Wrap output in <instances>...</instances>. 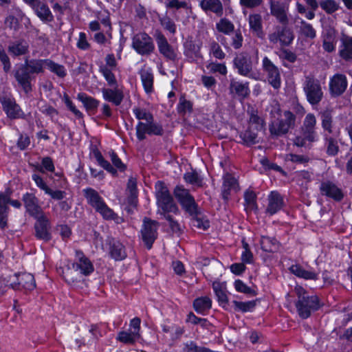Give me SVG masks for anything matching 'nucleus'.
Returning <instances> with one entry per match:
<instances>
[{
  "instance_id": "obj_23",
  "label": "nucleus",
  "mask_w": 352,
  "mask_h": 352,
  "mask_svg": "<svg viewBox=\"0 0 352 352\" xmlns=\"http://www.w3.org/2000/svg\"><path fill=\"white\" fill-rule=\"evenodd\" d=\"M320 190L323 195L331 197L336 201H340L343 198L342 190L332 182H323L321 184Z\"/></svg>"
},
{
  "instance_id": "obj_62",
  "label": "nucleus",
  "mask_w": 352,
  "mask_h": 352,
  "mask_svg": "<svg viewBox=\"0 0 352 352\" xmlns=\"http://www.w3.org/2000/svg\"><path fill=\"white\" fill-rule=\"evenodd\" d=\"M109 155L113 164L120 171H124L126 166L122 163L117 154L113 151H111L109 152Z\"/></svg>"
},
{
  "instance_id": "obj_12",
  "label": "nucleus",
  "mask_w": 352,
  "mask_h": 352,
  "mask_svg": "<svg viewBox=\"0 0 352 352\" xmlns=\"http://www.w3.org/2000/svg\"><path fill=\"white\" fill-rule=\"evenodd\" d=\"M10 204L12 206L19 208L21 204L18 200H11L9 196L1 193L0 194V228L2 230L8 227V219L9 207L8 204Z\"/></svg>"
},
{
  "instance_id": "obj_3",
  "label": "nucleus",
  "mask_w": 352,
  "mask_h": 352,
  "mask_svg": "<svg viewBox=\"0 0 352 352\" xmlns=\"http://www.w3.org/2000/svg\"><path fill=\"white\" fill-rule=\"evenodd\" d=\"M83 191L88 204L91 206L96 212L100 213L104 219L109 220L116 218V214L107 206L96 190L89 188L85 189Z\"/></svg>"
},
{
  "instance_id": "obj_33",
  "label": "nucleus",
  "mask_w": 352,
  "mask_h": 352,
  "mask_svg": "<svg viewBox=\"0 0 352 352\" xmlns=\"http://www.w3.org/2000/svg\"><path fill=\"white\" fill-rule=\"evenodd\" d=\"M260 243L262 250L267 252H276L280 248L279 242L272 237L263 236H261Z\"/></svg>"
},
{
  "instance_id": "obj_4",
  "label": "nucleus",
  "mask_w": 352,
  "mask_h": 352,
  "mask_svg": "<svg viewBox=\"0 0 352 352\" xmlns=\"http://www.w3.org/2000/svg\"><path fill=\"white\" fill-rule=\"evenodd\" d=\"M285 119H276L269 126L270 134L274 138H278L287 134L296 125V116L289 111L284 112Z\"/></svg>"
},
{
  "instance_id": "obj_18",
  "label": "nucleus",
  "mask_w": 352,
  "mask_h": 352,
  "mask_svg": "<svg viewBox=\"0 0 352 352\" xmlns=\"http://www.w3.org/2000/svg\"><path fill=\"white\" fill-rule=\"evenodd\" d=\"M0 102L9 118L16 119L22 114L20 107L14 99L3 96L0 98Z\"/></svg>"
},
{
  "instance_id": "obj_47",
  "label": "nucleus",
  "mask_w": 352,
  "mask_h": 352,
  "mask_svg": "<svg viewBox=\"0 0 352 352\" xmlns=\"http://www.w3.org/2000/svg\"><path fill=\"white\" fill-rule=\"evenodd\" d=\"M264 121L257 115L254 110H252L250 113L249 126L254 128L256 131H261L263 128Z\"/></svg>"
},
{
  "instance_id": "obj_48",
  "label": "nucleus",
  "mask_w": 352,
  "mask_h": 352,
  "mask_svg": "<svg viewBox=\"0 0 352 352\" xmlns=\"http://www.w3.org/2000/svg\"><path fill=\"white\" fill-rule=\"evenodd\" d=\"M320 6L327 14H333L340 8L339 4L335 0H322Z\"/></svg>"
},
{
  "instance_id": "obj_32",
  "label": "nucleus",
  "mask_w": 352,
  "mask_h": 352,
  "mask_svg": "<svg viewBox=\"0 0 352 352\" xmlns=\"http://www.w3.org/2000/svg\"><path fill=\"white\" fill-rule=\"evenodd\" d=\"M321 120V125L324 132L327 134L333 133V110L326 109L319 113Z\"/></svg>"
},
{
  "instance_id": "obj_44",
  "label": "nucleus",
  "mask_w": 352,
  "mask_h": 352,
  "mask_svg": "<svg viewBox=\"0 0 352 352\" xmlns=\"http://www.w3.org/2000/svg\"><path fill=\"white\" fill-rule=\"evenodd\" d=\"M64 278L66 282L72 285H76L82 280V275L74 267L68 268L64 273Z\"/></svg>"
},
{
  "instance_id": "obj_31",
  "label": "nucleus",
  "mask_w": 352,
  "mask_h": 352,
  "mask_svg": "<svg viewBox=\"0 0 352 352\" xmlns=\"http://www.w3.org/2000/svg\"><path fill=\"white\" fill-rule=\"evenodd\" d=\"M229 89L231 94H235L238 96L245 98L250 94L248 82L242 83L234 79L230 80Z\"/></svg>"
},
{
  "instance_id": "obj_42",
  "label": "nucleus",
  "mask_w": 352,
  "mask_h": 352,
  "mask_svg": "<svg viewBox=\"0 0 352 352\" xmlns=\"http://www.w3.org/2000/svg\"><path fill=\"white\" fill-rule=\"evenodd\" d=\"M299 26V34L308 39H314L316 36V31L314 27L305 21H301Z\"/></svg>"
},
{
  "instance_id": "obj_49",
  "label": "nucleus",
  "mask_w": 352,
  "mask_h": 352,
  "mask_svg": "<svg viewBox=\"0 0 352 352\" xmlns=\"http://www.w3.org/2000/svg\"><path fill=\"white\" fill-rule=\"evenodd\" d=\"M94 156L98 162V163L108 172L111 173L113 175H116L117 171L111 165V164L107 161L102 155L101 153L99 151H96L94 153Z\"/></svg>"
},
{
  "instance_id": "obj_6",
  "label": "nucleus",
  "mask_w": 352,
  "mask_h": 352,
  "mask_svg": "<svg viewBox=\"0 0 352 352\" xmlns=\"http://www.w3.org/2000/svg\"><path fill=\"white\" fill-rule=\"evenodd\" d=\"M156 197L157 206L162 209V214L168 212L176 213L178 210L177 205L174 203L167 187L162 182H158L156 184Z\"/></svg>"
},
{
  "instance_id": "obj_30",
  "label": "nucleus",
  "mask_w": 352,
  "mask_h": 352,
  "mask_svg": "<svg viewBox=\"0 0 352 352\" xmlns=\"http://www.w3.org/2000/svg\"><path fill=\"white\" fill-rule=\"evenodd\" d=\"M238 183L236 179L230 173H226L223 176V183L222 186V196L226 200L228 199L232 190H236Z\"/></svg>"
},
{
  "instance_id": "obj_46",
  "label": "nucleus",
  "mask_w": 352,
  "mask_h": 352,
  "mask_svg": "<svg viewBox=\"0 0 352 352\" xmlns=\"http://www.w3.org/2000/svg\"><path fill=\"white\" fill-rule=\"evenodd\" d=\"M212 302L208 297H201L195 300L193 306L195 309L198 312H202L211 307Z\"/></svg>"
},
{
  "instance_id": "obj_56",
  "label": "nucleus",
  "mask_w": 352,
  "mask_h": 352,
  "mask_svg": "<svg viewBox=\"0 0 352 352\" xmlns=\"http://www.w3.org/2000/svg\"><path fill=\"white\" fill-rule=\"evenodd\" d=\"M133 113L138 120H145L146 122L153 120V115L145 109L135 108L133 109Z\"/></svg>"
},
{
  "instance_id": "obj_41",
  "label": "nucleus",
  "mask_w": 352,
  "mask_h": 352,
  "mask_svg": "<svg viewBox=\"0 0 352 352\" xmlns=\"http://www.w3.org/2000/svg\"><path fill=\"white\" fill-rule=\"evenodd\" d=\"M78 99L83 104L87 111L96 110L98 105L99 101L96 99L87 96L85 93H79L77 96Z\"/></svg>"
},
{
  "instance_id": "obj_50",
  "label": "nucleus",
  "mask_w": 352,
  "mask_h": 352,
  "mask_svg": "<svg viewBox=\"0 0 352 352\" xmlns=\"http://www.w3.org/2000/svg\"><path fill=\"white\" fill-rule=\"evenodd\" d=\"M159 20L160 24L166 30L168 31L173 34L176 32V25L170 16L165 15L162 17H160Z\"/></svg>"
},
{
  "instance_id": "obj_14",
  "label": "nucleus",
  "mask_w": 352,
  "mask_h": 352,
  "mask_svg": "<svg viewBox=\"0 0 352 352\" xmlns=\"http://www.w3.org/2000/svg\"><path fill=\"white\" fill-rule=\"evenodd\" d=\"M75 262L72 267L81 275L88 276L94 272V265L91 261L80 250H76Z\"/></svg>"
},
{
  "instance_id": "obj_15",
  "label": "nucleus",
  "mask_w": 352,
  "mask_h": 352,
  "mask_svg": "<svg viewBox=\"0 0 352 352\" xmlns=\"http://www.w3.org/2000/svg\"><path fill=\"white\" fill-rule=\"evenodd\" d=\"M263 69L267 74L269 83L275 89L280 86V75L278 68L267 58L263 60Z\"/></svg>"
},
{
  "instance_id": "obj_39",
  "label": "nucleus",
  "mask_w": 352,
  "mask_h": 352,
  "mask_svg": "<svg viewBox=\"0 0 352 352\" xmlns=\"http://www.w3.org/2000/svg\"><path fill=\"white\" fill-rule=\"evenodd\" d=\"M240 138L243 140V143L247 146H252L258 142V131L254 128L248 127L243 133L240 134Z\"/></svg>"
},
{
  "instance_id": "obj_52",
  "label": "nucleus",
  "mask_w": 352,
  "mask_h": 352,
  "mask_svg": "<svg viewBox=\"0 0 352 352\" xmlns=\"http://www.w3.org/2000/svg\"><path fill=\"white\" fill-rule=\"evenodd\" d=\"M138 338L139 336L134 335L132 331H121L118 336V340L124 344H133Z\"/></svg>"
},
{
  "instance_id": "obj_36",
  "label": "nucleus",
  "mask_w": 352,
  "mask_h": 352,
  "mask_svg": "<svg viewBox=\"0 0 352 352\" xmlns=\"http://www.w3.org/2000/svg\"><path fill=\"white\" fill-rule=\"evenodd\" d=\"M191 218V224L192 226L196 227L204 230H207L210 223L208 219L204 218L203 215L198 211L197 207L195 209L194 214H189Z\"/></svg>"
},
{
  "instance_id": "obj_8",
  "label": "nucleus",
  "mask_w": 352,
  "mask_h": 352,
  "mask_svg": "<svg viewBox=\"0 0 352 352\" xmlns=\"http://www.w3.org/2000/svg\"><path fill=\"white\" fill-rule=\"evenodd\" d=\"M159 223L148 217L143 219V225L141 229V235L146 248L149 250L157 237V229Z\"/></svg>"
},
{
  "instance_id": "obj_61",
  "label": "nucleus",
  "mask_w": 352,
  "mask_h": 352,
  "mask_svg": "<svg viewBox=\"0 0 352 352\" xmlns=\"http://www.w3.org/2000/svg\"><path fill=\"white\" fill-rule=\"evenodd\" d=\"M45 193L50 195L52 199H56V200H61L66 195V192L65 191L59 190H53L52 188L47 186L46 184H45Z\"/></svg>"
},
{
  "instance_id": "obj_11",
  "label": "nucleus",
  "mask_w": 352,
  "mask_h": 352,
  "mask_svg": "<svg viewBox=\"0 0 352 352\" xmlns=\"http://www.w3.org/2000/svg\"><path fill=\"white\" fill-rule=\"evenodd\" d=\"M163 133L164 129L162 125L154 122L153 120L146 123L139 122L136 126L137 138L140 141L146 138V133L150 135H162Z\"/></svg>"
},
{
  "instance_id": "obj_45",
  "label": "nucleus",
  "mask_w": 352,
  "mask_h": 352,
  "mask_svg": "<svg viewBox=\"0 0 352 352\" xmlns=\"http://www.w3.org/2000/svg\"><path fill=\"white\" fill-rule=\"evenodd\" d=\"M140 76L144 88L146 93L153 91V76L148 70L143 69L140 72Z\"/></svg>"
},
{
  "instance_id": "obj_13",
  "label": "nucleus",
  "mask_w": 352,
  "mask_h": 352,
  "mask_svg": "<svg viewBox=\"0 0 352 352\" xmlns=\"http://www.w3.org/2000/svg\"><path fill=\"white\" fill-rule=\"evenodd\" d=\"M234 67L238 73L243 76L250 77L252 72V60L247 52H241L236 55L234 59Z\"/></svg>"
},
{
  "instance_id": "obj_5",
  "label": "nucleus",
  "mask_w": 352,
  "mask_h": 352,
  "mask_svg": "<svg viewBox=\"0 0 352 352\" xmlns=\"http://www.w3.org/2000/svg\"><path fill=\"white\" fill-rule=\"evenodd\" d=\"M303 90L307 101L311 105H317L323 98V91L320 81L313 75L306 76Z\"/></svg>"
},
{
  "instance_id": "obj_1",
  "label": "nucleus",
  "mask_w": 352,
  "mask_h": 352,
  "mask_svg": "<svg viewBox=\"0 0 352 352\" xmlns=\"http://www.w3.org/2000/svg\"><path fill=\"white\" fill-rule=\"evenodd\" d=\"M23 201L28 212L36 219L34 225L36 237L43 239L44 215L37 198L34 194L27 192L23 195Z\"/></svg>"
},
{
  "instance_id": "obj_17",
  "label": "nucleus",
  "mask_w": 352,
  "mask_h": 352,
  "mask_svg": "<svg viewBox=\"0 0 352 352\" xmlns=\"http://www.w3.org/2000/svg\"><path fill=\"white\" fill-rule=\"evenodd\" d=\"M347 80L344 74H336L331 78L329 81V91L334 97L342 95L347 87Z\"/></svg>"
},
{
  "instance_id": "obj_58",
  "label": "nucleus",
  "mask_w": 352,
  "mask_h": 352,
  "mask_svg": "<svg viewBox=\"0 0 352 352\" xmlns=\"http://www.w3.org/2000/svg\"><path fill=\"white\" fill-rule=\"evenodd\" d=\"M100 72L103 74L109 85H117L115 76L109 69L104 66L100 67Z\"/></svg>"
},
{
  "instance_id": "obj_2",
  "label": "nucleus",
  "mask_w": 352,
  "mask_h": 352,
  "mask_svg": "<svg viewBox=\"0 0 352 352\" xmlns=\"http://www.w3.org/2000/svg\"><path fill=\"white\" fill-rule=\"evenodd\" d=\"M298 300L296 303V307L299 316L306 319L311 316L312 311H316L319 307L318 298L316 296H306V293L301 287L296 289Z\"/></svg>"
},
{
  "instance_id": "obj_22",
  "label": "nucleus",
  "mask_w": 352,
  "mask_h": 352,
  "mask_svg": "<svg viewBox=\"0 0 352 352\" xmlns=\"http://www.w3.org/2000/svg\"><path fill=\"white\" fill-rule=\"evenodd\" d=\"M23 14L18 8H12L10 14L6 17L5 23L7 27L17 31L20 27V21L22 20Z\"/></svg>"
},
{
  "instance_id": "obj_27",
  "label": "nucleus",
  "mask_w": 352,
  "mask_h": 352,
  "mask_svg": "<svg viewBox=\"0 0 352 352\" xmlns=\"http://www.w3.org/2000/svg\"><path fill=\"white\" fill-rule=\"evenodd\" d=\"M340 56L345 61L352 60V37L344 35L341 38Z\"/></svg>"
},
{
  "instance_id": "obj_24",
  "label": "nucleus",
  "mask_w": 352,
  "mask_h": 352,
  "mask_svg": "<svg viewBox=\"0 0 352 352\" xmlns=\"http://www.w3.org/2000/svg\"><path fill=\"white\" fill-rule=\"evenodd\" d=\"M28 67L22 66L19 68L14 74V77L19 84L23 87V90L27 93L30 90V76Z\"/></svg>"
},
{
  "instance_id": "obj_21",
  "label": "nucleus",
  "mask_w": 352,
  "mask_h": 352,
  "mask_svg": "<svg viewBox=\"0 0 352 352\" xmlns=\"http://www.w3.org/2000/svg\"><path fill=\"white\" fill-rule=\"evenodd\" d=\"M157 43L160 52L164 55L166 58L175 60L177 58V54L175 52L172 46L168 43L166 37L160 34L157 37Z\"/></svg>"
},
{
  "instance_id": "obj_63",
  "label": "nucleus",
  "mask_w": 352,
  "mask_h": 352,
  "mask_svg": "<svg viewBox=\"0 0 352 352\" xmlns=\"http://www.w3.org/2000/svg\"><path fill=\"white\" fill-rule=\"evenodd\" d=\"M185 181L192 184L200 185L201 180L199 179L198 173L197 172H188L184 175V177Z\"/></svg>"
},
{
  "instance_id": "obj_20",
  "label": "nucleus",
  "mask_w": 352,
  "mask_h": 352,
  "mask_svg": "<svg viewBox=\"0 0 352 352\" xmlns=\"http://www.w3.org/2000/svg\"><path fill=\"white\" fill-rule=\"evenodd\" d=\"M287 10V8L283 3L278 1H271L270 3L271 14L283 25H287L289 23Z\"/></svg>"
},
{
  "instance_id": "obj_28",
  "label": "nucleus",
  "mask_w": 352,
  "mask_h": 352,
  "mask_svg": "<svg viewBox=\"0 0 352 352\" xmlns=\"http://www.w3.org/2000/svg\"><path fill=\"white\" fill-rule=\"evenodd\" d=\"M29 45L28 43L24 40H19L13 42H10L8 51L14 56H19L25 55L28 52Z\"/></svg>"
},
{
  "instance_id": "obj_35",
  "label": "nucleus",
  "mask_w": 352,
  "mask_h": 352,
  "mask_svg": "<svg viewBox=\"0 0 352 352\" xmlns=\"http://www.w3.org/2000/svg\"><path fill=\"white\" fill-rule=\"evenodd\" d=\"M276 30H278L280 44L285 46L289 45L294 38L292 31L287 25L276 26Z\"/></svg>"
},
{
  "instance_id": "obj_29",
  "label": "nucleus",
  "mask_w": 352,
  "mask_h": 352,
  "mask_svg": "<svg viewBox=\"0 0 352 352\" xmlns=\"http://www.w3.org/2000/svg\"><path fill=\"white\" fill-rule=\"evenodd\" d=\"M200 7L205 12H212L221 16L223 12V5L220 0H201Z\"/></svg>"
},
{
  "instance_id": "obj_59",
  "label": "nucleus",
  "mask_w": 352,
  "mask_h": 352,
  "mask_svg": "<svg viewBox=\"0 0 352 352\" xmlns=\"http://www.w3.org/2000/svg\"><path fill=\"white\" fill-rule=\"evenodd\" d=\"M43 60H31L29 63L26 61V67H28V70L31 73H38L43 69Z\"/></svg>"
},
{
  "instance_id": "obj_10",
  "label": "nucleus",
  "mask_w": 352,
  "mask_h": 352,
  "mask_svg": "<svg viewBox=\"0 0 352 352\" xmlns=\"http://www.w3.org/2000/svg\"><path fill=\"white\" fill-rule=\"evenodd\" d=\"M174 195L186 212L188 214L195 213L197 205L194 197L187 189L182 186H177L175 188Z\"/></svg>"
},
{
  "instance_id": "obj_38",
  "label": "nucleus",
  "mask_w": 352,
  "mask_h": 352,
  "mask_svg": "<svg viewBox=\"0 0 352 352\" xmlns=\"http://www.w3.org/2000/svg\"><path fill=\"white\" fill-rule=\"evenodd\" d=\"M126 190L128 192L127 201L131 206H135L138 198L137 182L133 177H131L127 184Z\"/></svg>"
},
{
  "instance_id": "obj_19",
  "label": "nucleus",
  "mask_w": 352,
  "mask_h": 352,
  "mask_svg": "<svg viewBox=\"0 0 352 352\" xmlns=\"http://www.w3.org/2000/svg\"><path fill=\"white\" fill-rule=\"evenodd\" d=\"M284 206L283 197L277 191H272L268 196V205L266 212L273 215L279 211Z\"/></svg>"
},
{
  "instance_id": "obj_43",
  "label": "nucleus",
  "mask_w": 352,
  "mask_h": 352,
  "mask_svg": "<svg viewBox=\"0 0 352 352\" xmlns=\"http://www.w3.org/2000/svg\"><path fill=\"white\" fill-rule=\"evenodd\" d=\"M45 67L59 78H64L67 73L65 67L51 60L45 59Z\"/></svg>"
},
{
  "instance_id": "obj_57",
  "label": "nucleus",
  "mask_w": 352,
  "mask_h": 352,
  "mask_svg": "<svg viewBox=\"0 0 352 352\" xmlns=\"http://www.w3.org/2000/svg\"><path fill=\"white\" fill-rule=\"evenodd\" d=\"M244 199H245V201L247 205V207L249 209L252 210L256 208V194L253 191H251V190L246 191L244 195Z\"/></svg>"
},
{
  "instance_id": "obj_34",
  "label": "nucleus",
  "mask_w": 352,
  "mask_h": 352,
  "mask_svg": "<svg viewBox=\"0 0 352 352\" xmlns=\"http://www.w3.org/2000/svg\"><path fill=\"white\" fill-rule=\"evenodd\" d=\"M324 140L327 154L330 156L336 155L339 152L338 140L327 133L324 135Z\"/></svg>"
},
{
  "instance_id": "obj_60",
  "label": "nucleus",
  "mask_w": 352,
  "mask_h": 352,
  "mask_svg": "<svg viewBox=\"0 0 352 352\" xmlns=\"http://www.w3.org/2000/svg\"><path fill=\"white\" fill-rule=\"evenodd\" d=\"M0 60L3 66L5 72H8L11 69V63L4 48L0 45Z\"/></svg>"
},
{
  "instance_id": "obj_53",
  "label": "nucleus",
  "mask_w": 352,
  "mask_h": 352,
  "mask_svg": "<svg viewBox=\"0 0 352 352\" xmlns=\"http://www.w3.org/2000/svg\"><path fill=\"white\" fill-rule=\"evenodd\" d=\"M233 303L234 305L235 309L243 312L252 311L256 306L255 300H251L248 302H240L234 300Z\"/></svg>"
},
{
  "instance_id": "obj_25",
  "label": "nucleus",
  "mask_w": 352,
  "mask_h": 352,
  "mask_svg": "<svg viewBox=\"0 0 352 352\" xmlns=\"http://www.w3.org/2000/svg\"><path fill=\"white\" fill-rule=\"evenodd\" d=\"M249 25L251 31L257 37L263 38L265 36L263 30V21L261 14H250L248 18Z\"/></svg>"
},
{
  "instance_id": "obj_51",
  "label": "nucleus",
  "mask_w": 352,
  "mask_h": 352,
  "mask_svg": "<svg viewBox=\"0 0 352 352\" xmlns=\"http://www.w3.org/2000/svg\"><path fill=\"white\" fill-rule=\"evenodd\" d=\"M219 32L228 34L234 30V25L227 19H221L216 25Z\"/></svg>"
},
{
  "instance_id": "obj_7",
  "label": "nucleus",
  "mask_w": 352,
  "mask_h": 352,
  "mask_svg": "<svg viewBox=\"0 0 352 352\" xmlns=\"http://www.w3.org/2000/svg\"><path fill=\"white\" fill-rule=\"evenodd\" d=\"M4 287H10L15 290L31 291L34 289L36 284L34 278L30 273L15 274L3 280Z\"/></svg>"
},
{
  "instance_id": "obj_9",
  "label": "nucleus",
  "mask_w": 352,
  "mask_h": 352,
  "mask_svg": "<svg viewBox=\"0 0 352 352\" xmlns=\"http://www.w3.org/2000/svg\"><path fill=\"white\" fill-rule=\"evenodd\" d=\"M132 47L141 55H149L154 50L153 39L146 33H139L133 37Z\"/></svg>"
},
{
  "instance_id": "obj_55",
  "label": "nucleus",
  "mask_w": 352,
  "mask_h": 352,
  "mask_svg": "<svg viewBox=\"0 0 352 352\" xmlns=\"http://www.w3.org/2000/svg\"><path fill=\"white\" fill-rule=\"evenodd\" d=\"M44 0H32V2H28L36 11L37 15L44 20Z\"/></svg>"
},
{
  "instance_id": "obj_40",
  "label": "nucleus",
  "mask_w": 352,
  "mask_h": 352,
  "mask_svg": "<svg viewBox=\"0 0 352 352\" xmlns=\"http://www.w3.org/2000/svg\"><path fill=\"white\" fill-rule=\"evenodd\" d=\"M110 254L116 261L122 260L126 256L124 248L119 241H113L110 244Z\"/></svg>"
},
{
  "instance_id": "obj_16",
  "label": "nucleus",
  "mask_w": 352,
  "mask_h": 352,
  "mask_svg": "<svg viewBox=\"0 0 352 352\" xmlns=\"http://www.w3.org/2000/svg\"><path fill=\"white\" fill-rule=\"evenodd\" d=\"M316 118L313 113H308L304 120L301 128V133L304 138L308 140V142L311 143L316 140Z\"/></svg>"
},
{
  "instance_id": "obj_64",
  "label": "nucleus",
  "mask_w": 352,
  "mask_h": 352,
  "mask_svg": "<svg viewBox=\"0 0 352 352\" xmlns=\"http://www.w3.org/2000/svg\"><path fill=\"white\" fill-rule=\"evenodd\" d=\"M210 48L211 52L215 58L218 59H223L225 58L226 54L217 43L212 42L210 45Z\"/></svg>"
},
{
  "instance_id": "obj_54",
  "label": "nucleus",
  "mask_w": 352,
  "mask_h": 352,
  "mask_svg": "<svg viewBox=\"0 0 352 352\" xmlns=\"http://www.w3.org/2000/svg\"><path fill=\"white\" fill-rule=\"evenodd\" d=\"M234 287L236 291L239 292H242L246 294H250L252 296H256V292L247 286L243 281L241 280H236L234 282Z\"/></svg>"
},
{
  "instance_id": "obj_26",
  "label": "nucleus",
  "mask_w": 352,
  "mask_h": 352,
  "mask_svg": "<svg viewBox=\"0 0 352 352\" xmlns=\"http://www.w3.org/2000/svg\"><path fill=\"white\" fill-rule=\"evenodd\" d=\"M102 96L105 100L112 102L116 106H118L121 104L123 98V92L117 89V87L114 89H102Z\"/></svg>"
},
{
  "instance_id": "obj_37",
  "label": "nucleus",
  "mask_w": 352,
  "mask_h": 352,
  "mask_svg": "<svg viewBox=\"0 0 352 352\" xmlns=\"http://www.w3.org/2000/svg\"><path fill=\"white\" fill-rule=\"evenodd\" d=\"M289 270L292 274L307 280H316L318 278L316 273L305 270L299 265H293L290 267Z\"/></svg>"
}]
</instances>
